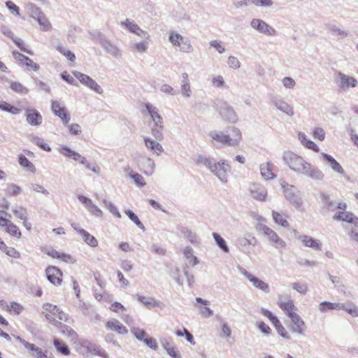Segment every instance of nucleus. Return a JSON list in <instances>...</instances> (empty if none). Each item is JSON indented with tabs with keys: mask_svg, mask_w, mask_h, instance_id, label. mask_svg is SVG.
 Segmentation results:
<instances>
[{
	"mask_svg": "<svg viewBox=\"0 0 358 358\" xmlns=\"http://www.w3.org/2000/svg\"><path fill=\"white\" fill-rule=\"evenodd\" d=\"M322 199L328 210L334 211L336 210V206L334 202L331 201L329 196L324 194L322 195Z\"/></svg>",
	"mask_w": 358,
	"mask_h": 358,
	"instance_id": "e2e57ef3",
	"label": "nucleus"
},
{
	"mask_svg": "<svg viewBox=\"0 0 358 358\" xmlns=\"http://www.w3.org/2000/svg\"><path fill=\"white\" fill-rule=\"evenodd\" d=\"M272 102L275 106L282 112L289 116H292L294 115L292 108L281 98L275 97L273 99Z\"/></svg>",
	"mask_w": 358,
	"mask_h": 358,
	"instance_id": "bb28decb",
	"label": "nucleus"
},
{
	"mask_svg": "<svg viewBox=\"0 0 358 358\" xmlns=\"http://www.w3.org/2000/svg\"><path fill=\"white\" fill-rule=\"evenodd\" d=\"M131 333L134 335L136 339L140 341H143L145 338H146L148 335L147 332L138 327H134L131 329Z\"/></svg>",
	"mask_w": 358,
	"mask_h": 358,
	"instance_id": "13d9d810",
	"label": "nucleus"
},
{
	"mask_svg": "<svg viewBox=\"0 0 358 358\" xmlns=\"http://www.w3.org/2000/svg\"><path fill=\"white\" fill-rule=\"evenodd\" d=\"M87 352L91 355H100L103 357H106L105 352L101 351L100 347L96 344L89 343L86 346Z\"/></svg>",
	"mask_w": 358,
	"mask_h": 358,
	"instance_id": "864d4df0",
	"label": "nucleus"
},
{
	"mask_svg": "<svg viewBox=\"0 0 358 358\" xmlns=\"http://www.w3.org/2000/svg\"><path fill=\"white\" fill-rule=\"evenodd\" d=\"M180 232L182 234L183 237L187 238L191 243H197V236L194 232L192 231L187 227H182L180 230Z\"/></svg>",
	"mask_w": 358,
	"mask_h": 358,
	"instance_id": "49530a36",
	"label": "nucleus"
},
{
	"mask_svg": "<svg viewBox=\"0 0 358 358\" xmlns=\"http://www.w3.org/2000/svg\"><path fill=\"white\" fill-rule=\"evenodd\" d=\"M103 203L104 206L107 208L112 214H113L117 217H121L120 212L118 211L117 208L115 206L113 203L106 199L103 200Z\"/></svg>",
	"mask_w": 358,
	"mask_h": 358,
	"instance_id": "680f3d73",
	"label": "nucleus"
},
{
	"mask_svg": "<svg viewBox=\"0 0 358 358\" xmlns=\"http://www.w3.org/2000/svg\"><path fill=\"white\" fill-rule=\"evenodd\" d=\"M250 26L259 32L266 36H275L276 31L274 28L260 19H252L250 22Z\"/></svg>",
	"mask_w": 358,
	"mask_h": 358,
	"instance_id": "1a4fd4ad",
	"label": "nucleus"
},
{
	"mask_svg": "<svg viewBox=\"0 0 358 358\" xmlns=\"http://www.w3.org/2000/svg\"><path fill=\"white\" fill-rule=\"evenodd\" d=\"M145 107L148 114L151 117L154 124L164 122L162 116L159 114V110L156 107L153 106L152 104L149 103H146L145 104Z\"/></svg>",
	"mask_w": 358,
	"mask_h": 358,
	"instance_id": "473e14b6",
	"label": "nucleus"
},
{
	"mask_svg": "<svg viewBox=\"0 0 358 358\" xmlns=\"http://www.w3.org/2000/svg\"><path fill=\"white\" fill-rule=\"evenodd\" d=\"M229 129L232 132L231 136L227 134L222 131H210L209 136L212 140L221 143L223 145L227 146H237L242 138V134L239 129L235 127H229Z\"/></svg>",
	"mask_w": 358,
	"mask_h": 358,
	"instance_id": "f257e3e1",
	"label": "nucleus"
},
{
	"mask_svg": "<svg viewBox=\"0 0 358 358\" xmlns=\"http://www.w3.org/2000/svg\"><path fill=\"white\" fill-rule=\"evenodd\" d=\"M129 177L134 180L135 184L138 187H143L146 184L143 177L138 173L131 172Z\"/></svg>",
	"mask_w": 358,
	"mask_h": 358,
	"instance_id": "bf43d9fd",
	"label": "nucleus"
},
{
	"mask_svg": "<svg viewBox=\"0 0 358 358\" xmlns=\"http://www.w3.org/2000/svg\"><path fill=\"white\" fill-rule=\"evenodd\" d=\"M143 140L146 148L149 150H152L157 156L164 152L163 147L156 140L152 139L150 137H144Z\"/></svg>",
	"mask_w": 358,
	"mask_h": 358,
	"instance_id": "b1692460",
	"label": "nucleus"
},
{
	"mask_svg": "<svg viewBox=\"0 0 358 358\" xmlns=\"http://www.w3.org/2000/svg\"><path fill=\"white\" fill-rule=\"evenodd\" d=\"M59 152L64 156L71 158L75 161L79 162L80 164L84 165L85 167L89 164V162L85 157L81 156L78 152L72 150L69 146L63 145L61 146Z\"/></svg>",
	"mask_w": 358,
	"mask_h": 358,
	"instance_id": "f8f14e48",
	"label": "nucleus"
},
{
	"mask_svg": "<svg viewBox=\"0 0 358 358\" xmlns=\"http://www.w3.org/2000/svg\"><path fill=\"white\" fill-rule=\"evenodd\" d=\"M227 64L230 68L238 69L241 66L238 59L234 56H229L227 59Z\"/></svg>",
	"mask_w": 358,
	"mask_h": 358,
	"instance_id": "774afa93",
	"label": "nucleus"
},
{
	"mask_svg": "<svg viewBox=\"0 0 358 358\" xmlns=\"http://www.w3.org/2000/svg\"><path fill=\"white\" fill-rule=\"evenodd\" d=\"M5 227L6 228V231L9 234H10L11 236H15L16 238H20L21 232H20L19 228L15 224H14L13 223L10 222Z\"/></svg>",
	"mask_w": 358,
	"mask_h": 358,
	"instance_id": "6e6d98bb",
	"label": "nucleus"
},
{
	"mask_svg": "<svg viewBox=\"0 0 358 358\" xmlns=\"http://www.w3.org/2000/svg\"><path fill=\"white\" fill-rule=\"evenodd\" d=\"M26 120L31 126L37 127L41 124L43 121L42 115L36 109H26Z\"/></svg>",
	"mask_w": 358,
	"mask_h": 358,
	"instance_id": "aec40b11",
	"label": "nucleus"
},
{
	"mask_svg": "<svg viewBox=\"0 0 358 358\" xmlns=\"http://www.w3.org/2000/svg\"><path fill=\"white\" fill-rule=\"evenodd\" d=\"M273 164L267 162L260 166V171L262 178L265 180H271L275 178V175L272 172Z\"/></svg>",
	"mask_w": 358,
	"mask_h": 358,
	"instance_id": "72a5a7b5",
	"label": "nucleus"
},
{
	"mask_svg": "<svg viewBox=\"0 0 358 358\" xmlns=\"http://www.w3.org/2000/svg\"><path fill=\"white\" fill-rule=\"evenodd\" d=\"M289 318L292 322V325L290 327V330L292 332L298 335H303L306 327L304 321L301 319V317L297 313H296L291 314Z\"/></svg>",
	"mask_w": 358,
	"mask_h": 358,
	"instance_id": "2eb2a0df",
	"label": "nucleus"
},
{
	"mask_svg": "<svg viewBox=\"0 0 358 358\" xmlns=\"http://www.w3.org/2000/svg\"><path fill=\"white\" fill-rule=\"evenodd\" d=\"M25 349L29 354L35 357L36 358H47V351L43 352L42 349L33 343L27 342L24 345Z\"/></svg>",
	"mask_w": 358,
	"mask_h": 358,
	"instance_id": "cd10ccee",
	"label": "nucleus"
},
{
	"mask_svg": "<svg viewBox=\"0 0 358 358\" xmlns=\"http://www.w3.org/2000/svg\"><path fill=\"white\" fill-rule=\"evenodd\" d=\"M219 113L222 117L229 122H235L237 120L236 113L233 108L227 102H223L220 107Z\"/></svg>",
	"mask_w": 358,
	"mask_h": 358,
	"instance_id": "6ab92c4d",
	"label": "nucleus"
},
{
	"mask_svg": "<svg viewBox=\"0 0 358 358\" xmlns=\"http://www.w3.org/2000/svg\"><path fill=\"white\" fill-rule=\"evenodd\" d=\"M282 159L292 171L298 174L301 173L302 169L307 164V162L302 157L291 151L285 152Z\"/></svg>",
	"mask_w": 358,
	"mask_h": 358,
	"instance_id": "f03ea898",
	"label": "nucleus"
},
{
	"mask_svg": "<svg viewBox=\"0 0 358 358\" xmlns=\"http://www.w3.org/2000/svg\"><path fill=\"white\" fill-rule=\"evenodd\" d=\"M298 136L301 143L307 148L310 149L316 152H319V147L313 141L307 139L306 135L304 133L299 132Z\"/></svg>",
	"mask_w": 358,
	"mask_h": 358,
	"instance_id": "c9c22d12",
	"label": "nucleus"
},
{
	"mask_svg": "<svg viewBox=\"0 0 358 358\" xmlns=\"http://www.w3.org/2000/svg\"><path fill=\"white\" fill-rule=\"evenodd\" d=\"M169 41L174 47L180 48V51L182 52L190 53L194 51L190 40L177 32L170 31Z\"/></svg>",
	"mask_w": 358,
	"mask_h": 358,
	"instance_id": "7ed1b4c3",
	"label": "nucleus"
},
{
	"mask_svg": "<svg viewBox=\"0 0 358 358\" xmlns=\"http://www.w3.org/2000/svg\"><path fill=\"white\" fill-rule=\"evenodd\" d=\"M161 343L169 356L173 358H182L178 352L175 350L173 346L169 341L166 339L162 340Z\"/></svg>",
	"mask_w": 358,
	"mask_h": 358,
	"instance_id": "79ce46f5",
	"label": "nucleus"
},
{
	"mask_svg": "<svg viewBox=\"0 0 358 358\" xmlns=\"http://www.w3.org/2000/svg\"><path fill=\"white\" fill-rule=\"evenodd\" d=\"M215 167V171H213L212 173L217 177L222 183H226L227 182V176L231 172L229 163L227 160L221 159L216 162Z\"/></svg>",
	"mask_w": 358,
	"mask_h": 358,
	"instance_id": "6e6552de",
	"label": "nucleus"
},
{
	"mask_svg": "<svg viewBox=\"0 0 358 358\" xmlns=\"http://www.w3.org/2000/svg\"><path fill=\"white\" fill-rule=\"evenodd\" d=\"M32 142L39 146L41 149L45 151L50 152L51 150L50 147L43 142V140L37 136L32 137Z\"/></svg>",
	"mask_w": 358,
	"mask_h": 358,
	"instance_id": "69168bd1",
	"label": "nucleus"
},
{
	"mask_svg": "<svg viewBox=\"0 0 358 358\" xmlns=\"http://www.w3.org/2000/svg\"><path fill=\"white\" fill-rule=\"evenodd\" d=\"M321 157L334 172L342 177L348 178L342 166L332 156L327 153L322 152Z\"/></svg>",
	"mask_w": 358,
	"mask_h": 358,
	"instance_id": "9b49d317",
	"label": "nucleus"
},
{
	"mask_svg": "<svg viewBox=\"0 0 358 358\" xmlns=\"http://www.w3.org/2000/svg\"><path fill=\"white\" fill-rule=\"evenodd\" d=\"M334 219L338 221H345L350 224H355L358 227V218L350 212H338L334 216Z\"/></svg>",
	"mask_w": 358,
	"mask_h": 358,
	"instance_id": "393cba45",
	"label": "nucleus"
},
{
	"mask_svg": "<svg viewBox=\"0 0 358 358\" xmlns=\"http://www.w3.org/2000/svg\"><path fill=\"white\" fill-rule=\"evenodd\" d=\"M53 345L56 350L61 355L68 356L70 355V350L69 347L62 341L58 338L53 340Z\"/></svg>",
	"mask_w": 358,
	"mask_h": 358,
	"instance_id": "a19ab883",
	"label": "nucleus"
},
{
	"mask_svg": "<svg viewBox=\"0 0 358 358\" xmlns=\"http://www.w3.org/2000/svg\"><path fill=\"white\" fill-rule=\"evenodd\" d=\"M257 229L264 234V236L269 243L274 245L276 248H283L286 246V243L278 235L268 226L259 223Z\"/></svg>",
	"mask_w": 358,
	"mask_h": 358,
	"instance_id": "20e7f679",
	"label": "nucleus"
},
{
	"mask_svg": "<svg viewBox=\"0 0 358 358\" xmlns=\"http://www.w3.org/2000/svg\"><path fill=\"white\" fill-rule=\"evenodd\" d=\"M19 164L32 172L35 169L34 164L23 155L19 156Z\"/></svg>",
	"mask_w": 358,
	"mask_h": 358,
	"instance_id": "4d7b16f0",
	"label": "nucleus"
},
{
	"mask_svg": "<svg viewBox=\"0 0 358 358\" xmlns=\"http://www.w3.org/2000/svg\"><path fill=\"white\" fill-rule=\"evenodd\" d=\"M0 109H1L3 111L8 112L11 114L16 115L18 114L20 112V109L17 108L15 106H11L6 101H1L0 102Z\"/></svg>",
	"mask_w": 358,
	"mask_h": 358,
	"instance_id": "603ef678",
	"label": "nucleus"
},
{
	"mask_svg": "<svg viewBox=\"0 0 358 358\" xmlns=\"http://www.w3.org/2000/svg\"><path fill=\"white\" fill-rule=\"evenodd\" d=\"M296 238L301 241L302 244L314 250L320 251L322 250V243L320 240L315 239L308 235H295Z\"/></svg>",
	"mask_w": 358,
	"mask_h": 358,
	"instance_id": "f3484780",
	"label": "nucleus"
},
{
	"mask_svg": "<svg viewBox=\"0 0 358 358\" xmlns=\"http://www.w3.org/2000/svg\"><path fill=\"white\" fill-rule=\"evenodd\" d=\"M100 45L107 52L114 57H118L120 55L118 48L106 38L103 39Z\"/></svg>",
	"mask_w": 358,
	"mask_h": 358,
	"instance_id": "f704fd0d",
	"label": "nucleus"
},
{
	"mask_svg": "<svg viewBox=\"0 0 358 358\" xmlns=\"http://www.w3.org/2000/svg\"><path fill=\"white\" fill-rule=\"evenodd\" d=\"M325 26L329 32L337 36L338 40L345 38L349 34L348 31L340 29V27L335 24L328 23Z\"/></svg>",
	"mask_w": 358,
	"mask_h": 358,
	"instance_id": "c756f323",
	"label": "nucleus"
},
{
	"mask_svg": "<svg viewBox=\"0 0 358 358\" xmlns=\"http://www.w3.org/2000/svg\"><path fill=\"white\" fill-rule=\"evenodd\" d=\"M62 334L66 336L69 338H70L72 341H76L78 338L77 333L69 326L62 324H59L58 329Z\"/></svg>",
	"mask_w": 358,
	"mask_h": 358,
	"instance_id": "e433bc0d",
	"label": "nucleus"
},
{
	"mask_svg": "<svg viewBox=\"0 0 358 358\" xmlns=\"http://www.w3.org/2000/svg\"><path fill=\"white\" fill-rule=\"evenodd\" d=\"M212 236L213 238L215 239V241L216 242V244L218 245V247L224 252H229V248L224 241V239L220 236V234L217 233L213 232L212 234Z\"/></svg>",
	"mask_w": 358,
	"mask_h": 358,
	"instance_id": "09e8293b",
	"label": "nucleus"
},
{
	"mask_svg": "<svg viewBox=\"0 0 358 358\" xmlns=\"http://www.w3.org/2000/svg\"><path fill=\"white\" fill-rule=\"evenodd\" d=\"M196 303H200L198 306L201 316L204 318H208L213 315V311L208 307L210 302L208 300L203 299L201 297L195 299Z\"/></svg>",
	"mask_w": 358,
	"mask_h": 358,
	"instance_id": "5701e85b",
	"label": "nucleus"
},
{
	"mask_svg": "<svg viewBox=\"0 0 358 358\" xmlns=\"http://www.w3.org/2000/svg\"><path fill=\"white\" fill-rule=\"evenodd\" d=\"M292 288L298 292L306 294L308 292V286L306 283L294 282L292 284Z\"/></svg>",
	"mask_w": 358,
	"mask_h": 358,
	"instance_id": "338daca9",
	"label": "nucleus"
},
{
	"mask_svg": "<svg viewBox=\"0 0 358 358\" xmlns=\"http://www.w3.org/2000/svg\"><path fill=\"white\" fill-rule=\"evenodd\" d=\"M52 110L55 115L59 117L62 123L64 125H66L71 120L70 115L66 112V109L65 107H62L59 103L57 101H52Z\"/></svg>",
	"mask_w": 358,
	"mask_h": 358,
	"instance_id": "a211bd4d",
	"label": "nucleus"
},
{
	"mask_svg": "<svg viewBox=\"0 0 358 358\" xmlns=\"http://www.w3.org/2000/svg\"><path fill=\"white\" fill-rule=\"evenodd\" d=\"M216 160L205 155H199L196 159V164L199 166H206L211 173L215 171Z\"/></svg>",
	"mask_w": 358,
	"mask_h": 358,
	"instance_id": "a878e982",
	"label": "nucleus"
},
{
	"mask_svg": "<svg viewBox=\"0 0 358 358\" xmlns=\"http://www.w3.org/2000/svg\"><path fill=\"white\" fill-rule=\"evenodd\" d=\"M78 233L83 237L84 241L91 247H96L98 241L94 236L84 229L78 230Z\"/></svg>",
	"mask_w": 358,
	"mask_h": 358,
	"instance_id": "58836bf2",
	"label": "nucleus"
},
{
	"mask_svg": "<svg viewBox=\"0 0 358 358\" xmlns=\"http://www.w3.org/2000/svg\"><path fill=\"white\" fill-rule=\"evenodd\" d=\"M240 271L250 282H252L255 287L266 294L270 292L269 286L266 282L252 275L243 268H240Z\"/></svg>",
	"mask_w": 358,
	"mask_h": 358,
	"instance_id": "9d476101",
	"label": "nucleus"
},
{
	"mask_svg": "<svg viewBox=\"0 0 358 358\" xmlns=\"http://www.w3.org/2000/svg\"><path fill=\"white\" fill-rule=\"evenodd\" d=\"M44 15V13L41 10L40 8L35 5H31L30 7V15L35 20H38L41 16Z\"/></svg>",
	"mask_w": 358,
	"mask_h": 358,
	"instance_id": "0e129e2a",
	"label": "nucleus"
},
{
	"mask_svg": "<svg viewBox=\"0 0 358 358\" xmlns=\"http://www.w3.org/2000/svg\"><path fill=\"white\" fill-rule=\"evenodd\" d=\"M164 122L154 124L151 127V134L156 140L163 138Z\"/></svg>",
	"mask_w": 358,
	"mask_h": 358,
	"instance_id": "37998d69",
	"label": "nucleus"
},
{
	"mask_svg": "<svg viewBox=\"0 0 358 358\" xmlns=\"http://www.w3.org/2000/svg\"><path fill=\"white\" fill-rule=\"evenodd\" d=\"M336 85L341 92H346L350 88L356 87L358 85V80L356 78L344 73L338 71L336 73Z\"/></svg>",
	"mask_w": 358,
	"mask_h": 358,
	"instance_id": "423d86ee",
	"label": "nucleus"
},
{
	"mask_svg": "<svg viewBox=\"0 0 358 358\" xmlns=\"http://www.w3.org/2000/svg\"><path fill=\"white\" fill-rule=\"evenodd\" d=\"M272 217H273L274 222L276 224H280L285 228H289V224L288 222L287 221L286 219L283 218L282 216L280 213H278V212H275V211H273Z\"/></svg>",
	"mask_w": 358,
	"mask_h": 358,
	"instance_id": "5fc2aeb1",
	"label": "nucleus"
},
{
	"mask_svg": "<svg viewBox=\"0 0 358 358\" xmlns=\"http://www.w3.org/2000/svg\"><path fill=\"white\" fill-rule=\"evenodd\" d=\"M137 299L139 302L148 308L157 307L162 310L165 308V304L163 302L157 301L152 297L137 295Z\"/></svg>",
	"mask_w": 358,
	"mask_h": 358,
	"instance_id": "4be33fe9",
	"label": "nucleus"
},
{
	"mask_svg": "<svg viewBox=\"0 0 358 358\" xmlns=\"http://www.w3.org/2000/svg\"><path fill=\"white\" fill-rule=\"evenodd\" d=\"M283 192L286 199H287L296 208L301 209L303 206V201L297 188L287 183L282 185Z\"/></svg>",
	"mask_w": 358,
	"mask_h": 358,
	"instance_id": "39448f33",
	"label": "nucleus"
},
{
	"mask_svg": "<svg viewBox=\"0 0 358 358\" xmlns=\"http://www.w3.org/2000/svg\"><path fill=\"white\" fill-rule=\"evenodd\" d=\"M300 174L304 175L314 180H322L324 178V173L317 167L307 162Z\"/></svg>",
	"mask_w": 358,
	"mask_h": 358,
	"instance_id": "4468645a",
	"label": "nucleus"
},
{
	"mask_svg": "<svg viewBox=\"0 0 358 358\" xmlns=\"http://www.w3.org/2000/svg\"><path fill=\"white\" fill-rule=\"evenodd\" d=\"M13 213L15 215L18 217L19 219L25 221L27 220V210L24 208L22 206L16 207L13 210Z\"/></svg>",
	"mask_w": 358,
	"mask_h": 358,
	"instance_id": "052dcab7",
	"label": "nucleus"
},
{
	"mask_svg": "<svg viewBox=\"0 0 358 358\" xmlns=\"http://www.w3.org/2000/svg\"><path fill=\"white\" fill-rule=\"evenodd\" d=\"M340 310H345L352 317H358V307L353 303L348 304L341 303Z\"/></svg>",
	"mask_w": 358,
	"mask_h": 358,
	"instance_id": "a18cd8bd",
	"label": "nucleus"
},
{
	"mask_svg": "<svg viewBox=\"0 0 358 358\" xmlns=\"http://www.w3.org/2000/svg\"><path fill=\"white\" fill-rule=\"evenodd\" d=\"M183 255L187 259V264L190 266H195L199 264L198 258L193 255V250L191 247L187 246L183 249Z\"/></svg>",
	"mask_w": 358,
	"mask_h": 358,
	"instance_id": "ea45409f",
	"label": "nucleus"
},
{
	"mask_svg": "<svg viewBox=\"0 0 358 358\" xmlns=\"http://www.w3.org/2000/svg\"><path fill=\"white\" fill-rule=\"evenodd\" d=\"M106 327L107 329L116 331L120 334H127L128 333L127 328L120 321L115 319L108 321Z\"/></svg>",
	"mask_w": 358,
	"mask_h": 358,
	"instance_id": "c85d7f7f",
	"label": "nucleus"
},
{
	"mask_svg": "<svg viewBox=\"0 0 358 358\" xmlns=\"http://www.w3.org/2000/svg\"><path fill=\"white\" fill-rule=\"evenodd\" d=\"M10 87L13 91L19 94H27L29 92V90L20 83L10 81Z\"/></svg>",
	"mask_w": 358,
	"mask_h": 358,
	"instance_id": "8fccbe9b",
	"label": "nucleus"
},
{
	"mask_svg": "<svg viewBox=\"0 0 358 358\" xmlns=\"http://www.w3.org/2000/svg\"><path fill=\"white\" fill-rule=\"evenodd\" d=\"M72 73L83 85L89 87L97 94H101L103 92L101 87L89 76L77 71H73Z\"/></svg>",
	"mask_w": 358,
	"mask_h": 358,
	"instance_id": "0eeeda50",
	"label": "nucleus"
},
{
	"mask_svg": "<svg viewBox=\"0 0 358 358\" xmlns=\"http://www.w3.org/2000/svg\"><path fill=\"white\" fill-rule=\"evenodd\" d=\"M121 26L125 27L130 32L135 34L141 38L145 39L150 38L149 34L141 29V27L133 20L127 19L125 21L121 22Z\"/></svg>",
	"mask_w": 358,
	"mask_h": 358,
	"instance_id": "dca6fc26",
	"label": "nucleus"
},
{
	"mask_svg": "<svg viewBox=\"0 0 358 358\" xmlns=\"http://www.w3.org/2000/svg\"><path fill=\"white\" fill-rule=\"evenodd\" d=\"M278 306L284 311V313L290 317L291 314L297 313V308L294 306L292 300L289 299L287 301L278 302Z\"/></svg>",
	"mask_w": 358,
	"mask_h": 358,
	"instance_id": "2f4dec72",
	"label": "nucleus"
},
{
	"mask_svg": "<svg viewBox=\"0 0 358 358\" xmlns=\"http://www.w3.org/2000/svg\"><path fill=\"white\" fill-rule=\"evenodd\" d=\"M47 279L54 285H60L62 282V272L56 266H49L45 269Z\"/></svg>",
	"mask_w": 358,
	"mask_h": 358,
	"instance_id": "ddd939ff",
	"label": "nucleus"
},
{
	"mask_svg": "<svg viewBox=\"0 0 358 358\" xmlns=\"http://www.w3.org/2000/svg\"><path fill=\"white\" fill-rule=\"evenodd\" d=\"M257 240L255 236L251 234H247L245 237L240 238L238 240V244L243 248L245 252H249L250 251V245H255Z\"/></svg>",
	"mask_w": 358,
	"mask_h": 358,
	"instance_id": "7c9ffc66",
	"label": "nucleus"
},
{
	"mask_svg": "<svg viewBox=\"0 0 358 358\" xmlns=\"http://www.w3.org/2000/svg\"><path fill=\"white\" fill-rule=\"evenodd\" d=\"M250 195L256 200L264 201L267 196V190L259 184H253L250 189Z\"/></svg>",
	"mask_w": 358,
	"mask_h": 358,
	"instance_id": "412c9836",
	"label": "nucleus"
},
{
	"mask_svg": "<svg viewBox=\"0 0 358 358\" xmlns=\"http://www.w3.org/2000/svg\"><path fill=\"white\" fill-rule=\"evenodd\" d=\"M341 303H331L329 301L321 302L319 305V310L322 313H324L328 310H340Z\"/></svg>",
	"mask_w": 358,
	"mask_h": 358,
	"instance_id": "c03bdc74",
	"label": "nucleus"
},
{
	"mask_svg": "<svg viewBox=\"0 0 358 358\" xmlns=\"http://www.w3.org/2000/svg\"><path fill=\"white\" fill-rule=\"evenodd\" d=\"M181 93L185 97L191 96L192 90L190 88L188 75L186 73L182 74Z\"/></svg>",
	"mask_w": 358,
	"mask_h": 358,
	"instance_id": "4c0bfd02",
	"label": "nucleus"
},
{
	"mask_svg": "<svg viewBox=\"0 0 358 358\" xmlns=\"http://www.w3.org/2000/svg\"><path fill=\"white\" fill-rule=\"evenodd\" d=\"M125 214L128 216V217L136 224V225L141 229L145 231V227L143 224L138 219V216L131 210H126L124 211Z\"/></svg>",
	"mask_w": 358,
	"mask_h": 358,
	"instance_id": "3c124183",
	"label": "nucleus"
},
{
	"mask_svg": "<svg viewBox=\"0 0 358 358\" xmlns=\"http://www.w3.org/2000/svg\"><path fill=\"white\" fill-rule=\"evenodd\" d=\"M36 21L38 22V24L40 25V28L43 31H49L52 30V26L45 14L41 16V17L36 20Z\"/></svg>",
	"mask_w": 358,
	"mask_h": 358,
	"instance_id": "de8ad7c7",
	"label": "nucleus"
}]
</instances>
